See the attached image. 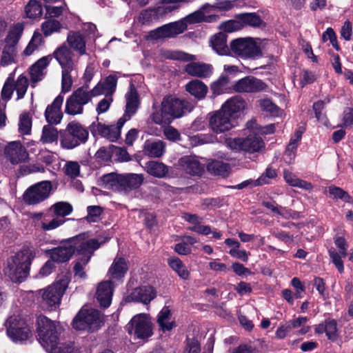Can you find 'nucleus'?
Segmentation results:
<instances>
[{
	"instance_id": "nucleus-12",
	"label": "nucleus",
	"mask_w": 353,
	"mask_h": 353,
	"mask_svg": "<svg viewBox=\"0 0 353 353\" xmlns=\"http://www.w3.org/2000/svg\"><path fill=\"white\" fill-rule=\"evenodd\" d=\"M89 101L90 95L88 93V86H82L76 90L67 99L65 111L70 115L82 114L83 105Z\"/></svg>"
},
{
	"instance_id": "nucleus-1",
	"label": "nucleus",
	"mask_w": 353,
	"mask_h": 353,
	"mask_svg": "<svg viewBox=\"0 0 353 353\" xmlns=\"http://www.w3.org/2000/svg\"><path fill=\"white\" fill-rule=\"evenodd\" d=\"M211 6L208 3L203 4L201 8L194 11L174 22H171L151 30L145 39L147 41H155L165 38L175 37L183 33L188 28V25H193L200 23H212L216 21L219 17L216 14L205 15L204 11L210 8Z\"/></svg>"
},
{
	"instance_id": "nucleus-62",
	"label": "nucleus",
	"mask_w": 353,
	"mask_h": 353,
	"mask_svg": "<svg viewBox=\"0 0 353 353\" xmlns=\"http://www.w3.org/2000/svg\"><path fill=\"white\" fill-rule=\"evenodd\" d=\"M68 44H85V35L79 32L70 31L67 37Z\"/></svg>"
},
{
	"instance_id": "nucleus-49",
	"label": "nucleus",
	"mask_w": 353,
	"mask_h": 353,
	"mask_svg": "<svg viewBox=\"0 0 353 353\" xmlns=\"http://www.w3.org/2000/svg\"><path fill=\"white\" fill-rule=\"evenodd\" d=\"M229 79L226 76H221L219 79L211 85V90L214 94L219 95L223 93L228 88Z\"/></svg>"
},
{
	"instance_id": "nucleus-7",
	"label": "nucleus",
	"mask_w": 353,
	"mask_h": 353,
	"mask_svg": "<svg viewBox=\"0 0 353 353\" xmlns=\"http://www.w3.org/2000/svg\"><path fill=\"white\" fill-rule=\"evenodd\" d=\"M89 132L81 123L76 121L70 122L64 131L60 133V143L63 148L73 149L81 143L87 141Z\"/></svg>"
},
{
	"instance_id": "nucleus-23",
	"label": "nucleus",
	"mask_w": 353,
	"mask_h": 353,
	"mask_svg": "<svg viewBox=\"0 0 353 353\" xmlns=\"http://www.w3.org/2000/svg\"><path fill=\"white\" fill-rule=\"evenodd\" d=\"M54 57L62 68H74V54L70 46H61L54 52Z\"/></svg>"
},
{
	"instance_id": "nucleus-37",
	"label": "nucleus",
	"mask_w": 353,
	"mask_h": 353,
	"mask_svg": "<svg viewBox=\"0 0 353 353\" xmlns=\"http://www.w3.org/2000/svg\"><path fill=\"white\" fill-rule=\"evenodd\" d=\"M145 170L149 174L157 178H163L168 172V168L165 164L156 161H151L147 163Z\"/></svg>"
},
{
	"instance_id": "nucleus-48",
	"label": "nucleus",
	"mask_w": 353,
	"mask_h": 353,
	"mask_svg": "<svg viewBox=\"0 0 353 353\" xmlns=\"http://www.w3.org/2000/svg\"><path fill=\"white\" fill-rule=\"evenodd\" d=\"M51 210L56 215L64 217L72 212V206L69 203L60 201L52 205Z\"/></svg>"
},
{
	"instance_id": "nucleus-56",
	"label": "nucleus",
	"mask_w": 353,
	"mask_h": 353,
	"mask_svg": "<svg viewBox=\"0 0 353 353\" xmlns=\"http://www.w3.org/2000/svg\"><path fill=\"white\" fill-rule=\"evenodd\" d=\"M101 83L103 85L105 96L111 97L116 89L117 79L114 76L110 75L106 77Z\"/></svg>"
},
{
	"instance_id": "nucleus-19",
	"label": "nucleus",
	"mask_w": 353,
	"mask_h": 353,
	"mask_svg": "<svg viewBox=\"0 0 353 353\" xmlns=\"http://www.w3.org/2000/svg\"><path fill=\"white\" fill-rule=\"evenodd\" d=\"M157 296L156 290L151 285H143L136 288L125 297L127 302H141L143 304L150 303Z\"/></svg>"
},
{
	"instance_id": "nucleus-53",
	"label": "nucleus",
	"mask_w": 353,
	"mask_h": 353,
	"mask_svg": "<svg viewBox=\"0 0 353 353\" xmlns=\"http://www.w3.org/2000/svg\"><path fill=\"white\" fill-rule=\"evenodd\" d=\"M328 192L330 196L333 199H340L345 202H350L351 200V196L349 194L341 188L332 185L329 187Z\"/></svg>"
},
{
	"instance_id": "nucleus-10",
	"label": "nucleus",
	"mask_w": 353,
	"mask_h": 353,
	"mask_svg": "<svg viewBox=\"0 0 353 353\" xmlns=\"http://www.w3.org/2000/svg\"><path fill=\"white\" fill-rule=\"evenodd\" d=\"M126 330L131 335L138 339H145L152 336V325L150 316L147 314H139L134 316L127 324Z\"/></svg>"
},
{
	"instance_id": "nucleus-29",
	"label": "nucleus",
	"mask_w": 353,
	"mask_h": 353,
	"mask_svg": "<svg viewBox=\"0 0 353 353\" xmlns=\"http://www.w3.org/2000/svg\"><path fill=\"white\" fill-rule=\"evenodd\" d=\"M234 19H238L242 25V28L245 26H251L254 28L260 27L265 23L262 20L261 17L256 12H243L235 14Z\"/></svg>"
},
{
	"instance_id": "nucleus-60",
	"label": "nucleus",
	"mask_w": 353,
	"mask_h": 353,
	"mask_svg": "<svg viewBox=\"0 0 353 353\" xmlns=\"http://www.w3.org/2000/svg\"><path fill=\"white\" fill-rule=\"evenodd\" d=\"M263 205L270 210L274 214L283 217H287L288 214V210L285 208L278 205L274 202L264 201Z\"/></svg>"
},
{
	"instance_id": "nucleus-5",
	"label": "nucleus",
	"mask_w": 353,
	"mask_h": 353,
	"mask_svg": "<svg viewBox=\"0 0 353 353\" xmlns=\"http://www.w3.org/2000/svg\"><path fill=\"white\" fill-rule=\"evenodd\" d=\"M107 241L108 239L100 242L98 239H90L85 233L74 236L73 241L76 246V252L80 256L79 261L74 266L75 276L81 279L85 278L86 274L83 271V266L89 262L94 252Z\"/></svg>"
},
{
	"instance_id": "nucleus-35",
	"label": "nucleus",
	"mask_w": 353,
	"mask_h": 353,
	"mask_svg": "<svg viewBox=\"0 0 353 353\" xmlns=\"http://www.w3.org/2000/svg\"><path fill=\"white\" fill-rule=\"evenodd\" d=\"M185 90L199 99L204 98L208 92V87L202 81L197 79L188 83L185 85Z\"/></svg>"
},
{
	"instance_id": "nucleus-24",
	"label": "nucleus",
	"mask_w": 353,
	"mask_h": 353,
	"mask_svg": "<svg viewBox=\"0 0 353 353\" xmlns=\"http://www.w3.org/2000/svg\"><path fill=\"white\" fill-rule=\"evenodd\" d=\"M245 101L240 97H234L227 100L221 106V108L232 117L236 121L240 112L244 110Z\"/></svg>"
},
{
	"instance_id": "nucleus-11",
	"label": "nucleus",
	"mask_w": 353,
	"mask_h": 353,
	"mask_svg": "<svg viewBox=\"0 0 353 353\" xmlns=\"http://www.w3.org/2000/svg\"><path fill=\"white\" fill-rule=\"evenodd\" d=\"M225 144L232 150L245 151L250 153L260 151L264 147L262 139L256 136L243 138H228L225 139Z\"/></svg>"
},
{
	"instance_id": "nucleus-59",
	"label": "nucleus",
	"mask_w": 353,
	"mask_h": 353,
	"mask_svg": "<svg viewBox=\"0 0 353 353\" xmlns=\"http://www.w3.org/2000/svg\"><path fill=\"white\" fill-rule=\"evenodd\" d=\"M166 57L171 59L190 61L195 60L194 55L190 54L182 51H170L166 53Z\"/></svg>"
},
{
	"instance_id": "nucleus-14",
	"label": "nucleus",
	"mask_w": 353,
	"mask_h": 353,
	"mask_svg": "<svg viewBox=\"0 0 353 353\" xmlns=\"http://www.w3.org/2000/svg\"><path fill=\"white\" fill-rule=\"evenodd\" d=\"M52 184L48 181L39 182L30 187L23 194V200L28 205H34L46 200L50 195Z\"/></svg>"
},
{
	"instance_id": "nucleus-32",
	"label": "nucleus",
	"mask_w": 353,
	"mask_h": 353,
	"mask_svg": "<svg viewBox=\"0 0 353 353\" xmlns=\"http://www.w3.org/2000/svg\"><path fill=\"white\" fill-rule=\"evenodd\" d=\"M231 47L235 56L241 58H256L261 54L259 46H231Z\"/></svg>"
},
{
	"instance_id": "nucleus-54",
	"label": "nucleus",
	"mask_w": 353,
	"mask_h": 353,
	"mask_svg": "<svg viewBox=\"0 0 353 353\" xmlns=\"http://www.w3.org/2000/svg\"><path fill=\"white\" fill-rule=\"evenodd\" d=\"M62 92H68L72 85L71 72L74 68H62Z\"/></svg>"
},
{
	"instance_id": "nucleus-3",
	"label": "nucleus",
	"mask_w": 353,
	"mask_h": 353,
	"mask_svg": "<svg viewBox=\"0 0 353 353\" xmlns=\"http://www.w3.org/2000/svg\"><path fill=\"white\" fill-rule=\"evenodd\" d=\"M37 324L39 343L48 353H78L72 344L60 343L58 323L39 316Z\"/></svg>"
},
{
	"instance_id": "nucleus-58",
	"label": "nucleus",
	"mask_w": 353,
	"mask_h": 353,
	"mask_svg": "<svg viewBox=\"0 0 353 353\" xmlns=\"http://www.w3.org/2000/svg\"><path fill=\"white\" fill-rule=\"evenodd\" d=\"M64 171L66 175L71 178H75L79 175L80 165L76 161H68L64 166Z\"/></svg>"
},
{
	"instance_id": "nucleus-41",
	"label": "nucleus",
	"mask_w": 353,
	"mask_h": 353,
	"mask_svg": "<svg viewBox=\"0 0 353 353\" xmlns=\"http://www.w3.org/2000/svg\"><path fill=\"white\" fill-rule=\"evenodd\" d=\"M25 12L28 18H39L43 13L42 6L37 0H30L25 7Z\"/></svg>"
},
{
	"instance_id": "nucleus-2",
	"label": "nucleus",
	"mask_w": 353,
	"mask_h": 353,
	"mask_svg": "<svg viewBox=\"0 0 353 353\" xmlns=\"http://www.w3.org/2000/svg\"><path fill=\"white\" fill-rule=\"evenodd\" d=\"M125 114L119 119L117 125H106L99 122L97 119L90 125L93 136H101L112 142L120 137L121 128L136 113L139 107V96L134 85H130L129 91L125 94Z\"/></svg>"
},
{
	"instance_id": "nucleus-57",
	"label": "nucleus",
	"mask_w": 353,
	"mask_h": 353,
	"mask_svg": "<svg viewBox=\"0 0 353 353\" xmlns=\"http://www.w3.org/2000/svg\"><path fill=\"white\" fill-rule=\"evenodd\" d=\"M329 255L339 272L343 273L344 272V266L341 258L343 256L341 252H337L334 248H331L329 250Z\"/></svg>"
},
{
	"instance_id": "nucleus-13",
	"label": "nucleus",
	"mask_w": 353,
	"mask_h": 353,
	"mask_svg": "<svg viewBox=\"0 0 353 353\" xmlns=\"http://www.w3.org/2000/svg\"><path fill=\"white\" fill-rule=\"evenodd\" d=\"M235 125V121L221 108L209 114V127L216 134L229 131Z\"/></svg>"
},
{
	"instance_id": "nucleus-18",
	"label": "nucleus",
	"mask_w": 353,
	"mask_h": 353,
	"mask_svg": "<svg viewBox=\"0 0 353 353\" xmlns=\"http://www.w3.org/2000/svg\"><path fill=\"white\" fill-rule=\"evenodd\" d=\"M74 236L69 239L63 245L54 248L48 251L53 262L64 263L68 261L76 251V246L73 239Z\"/></svg>"
},
{
	"instance_id": "nucleus-39",
	"label": "nucleus",
	"mask_w": 353,
	"mask_h": 353,
	"mask_svg": "<svg viewBox=\"0 0 353 353\" xmlns=\"http://www.w3.org/2000/svg\"><path fill=\"white\" fill-rule=\"evenodd\" d=\"M168 263L179 277L187 280L190 277V272L181 259L177 257H172L168 259Z\"/></svg>"
},
{
	"instance_id": "nucleus-15",
	"label": "nucleus",
	"mask_w": 353,
	"mask_h": 353,
	"mask_svg": "<svg viewBox=\"0 0 353 353\" xmlns=\"http://www.w3.org/2000/svg\"><path fill=\"white\" fill-rule=\"evenodd\" d=\"M7 334L15 343L27 341L32 336V331L26 322L17 318L10 321V325L7 328Z\"/></svg>"
},
{
	"instance_id": "nucleus-4",
	"label": "nucleus",
	"mask_w": 353,
	"mask_h": 353,
	"mask_svg": "<svg viewBox=\"0 0 353 353\" xmlns=\"http://www.w3.org/2000/svg\"><path fill=\"white\" fill-rule=\"evenodd\" d=\"M192 108L193 105L188 101L167 97L162 101L161 108L155 109L152 113L150 119L156 124L165 125L170 124L173 119L190 112Z\"/></svg>"
},
{
	"instance_id": "nucleus-47",
	"label": "nucleus",
	"mask_w": 353,
	"mask_h": 353,
	"mask_svg": "<svg viewBox=\"0 0 353 353\" xmlns=\"http://www.w3.org/2000/svg\"><path fill=\"white\" fill-rule=\"evenodd\" d=\"M330 102V99H325L324 101H319L313 104V110L315 113L316 119L322 122L323 124H326L327 119L324 112V108L325 104Z\"/></svg>"
},
{
	"instance_id": "nucleus-16",
	"label": "nucleus",
	"mask_w": 353,
	"mask_h": 353,
	"mask_svg": "<svg viewBox=\"0 0 353 353\" xmlns=\"http://www.w3.org/2000/svg\"><path fill=\"white\" fill-rule=\"evenodd\" d=\"M266 84L254 77L248 76L237 81L233 85V89L236 92L253 93L259 92L266 89Z\"/></svg>"
},
{
	"instance_id": "nucleus-30",
	"label": "nucleus",
	"mask_w": 353,
	"mask_h": 353,
	"mask_svg": "<svg viewBox=\"0 0 353 353\" xmlns=\"http://www.w3.org/2000/svg\"><path fill=\"white\" fill-rule=\"evenodd\" d=\"M101 185L110 190L122 192L121 174L110 173L101 178Z\"/></svg>"
},
{
	"instance_id": "nucleus-44",
	"label": "nucleus",
	"mask_w": 353,
	"mask_h": 353,
	"mask_svg": "<svg viewBox=\"0 0 353 353\" xmlns=\"http://www.w3.org/2000/svg\"><path fill=\"white\" fill-rule=\"evenodd\" d=\"M59 133L57 128L48 125L43 128L40 140L43 143H52L57 141Z\"/></svg>"
},
{
	"instance_id": "nucleus-33",
	"label": "nucleus",
	"mask_w": 353,
	"mask_h": 353,
	"mask_svg": "<svg viewBox=\"0 0 353 353\" xmlns=\"http://www.w3.org/2000/svg\"><path fill=\"white\" fill-rule=\"evenodd\" d=\"M143 151L150 157H160L165 152V143L161 140H148L144 143Z\"/></svg>"
},
{
	"instance_id": "nucleus-20",
	"label": "nucleus",
	"mask_w": 353,
	"mask_h": 353,
	"mask_svg": "<svg viewBox=\"0 0 353 353\" xmlns=\"http://www.w3.org/2000/svg\"><path fill=\"white\" fill-rule=\"evenodd\" d=\"M5 154L12 164L25 161L28 154L20 141H12L5 148Z\"/></svg>"
},
{
	"instance_id": "nucleus-40",
	"label": "nucleus",
	"mask_w": 353,
	"mask_h": 353,
	"mask_svg": "<svg viewBox=\"0 0 353 353\" xmlns=\"http://www.w3.org/2000/svg\"><path fill=\"white\" fill-rule=\"evenodd\" d=\"M23 30L24 26L21 23H17L11 27L5 38L6 44H17Z\"/></svg>"
},
{
	"instance_id": "nucleus-61",
	"label": "nucleus",
	"mask_w": 353,
	"mask_h": 353,
	"mask_svg": "<svg viewBox=\"0 0 353 353\" xmlns=\"http://www.w3.org/2000/svg\"><path fill=\"white\" fill-rule=\"evenodd\" d=\"M59 27L60 23L56 20L46 21L41 26L42 31L45 37H48L53 32L58 30Z\"/></svg>"
},
{
	"instance_id": "nucleus-46",
	"label": "nucleus",
	"mask_w": 353,
	"mask_h": 353,
	"mask_svg": "<svg viewBox=\"0 0 353 353\" xmlns=\"http://www.w3.org/2000/svg\"><path fill=\"white\" fill-rule=\"evenodd\" d=\"M302 132L296 131L294 136L291 138L285 150V155L289 157L291 161L295 156V152L298 147L299 142L301 139Z\"/></svg>"
},
{
	"instance_id": "nucleus-6",
	"label": "nucleus",
	"mask_w": 353,
	"mask_h": 353,
	"mask_svg": "<svg viewBox=\"0 0 353 353\" xmlns=\"http://www.w3.org/2000/svg\"><path fill=\"white\" fill-rule=\"evenodd\" d=\"M33 259L32 251L23 248L8 261V274L14 282H22L28 275Z\"/></svg>"
},
{
	"instance_id": "nucleus-22",
	"label": "nucleus",
	"mask_w": 353,
	"mask_h": 353,
	"mask_svg": "<svg viewBox=\"0 0 353 353\" xmlns=\"http://www.w3.org/2000/svg\"><path fill=\"white\" fill-rule=\"evenodd\" d=\"M113 285L111 281H103L98 285L96 296L101 306L108 307L112 301Z\"/></svg>"
},
{
	"instance_id": "nucleus-34",
	"label": "nucleus",
	"mask_w": 353,
	"mask_h": 353,
	"mask_svg": "<svg viewBox=\"0 0 353 353\" xmlns=\"http://www.w3.org/2000/svg\"><path fill=\"white\" fill-rule=\"evenodd\" d=\"M157 323L163 332L170 331L176 326L172 313L168 307L165 306L158 314Z\"/></svg>"
},
{
	"instance_id": "nucleus-21",
	"label": "nucleus",
	"mask_w": 353,
	"mask_h": 353,
	"mask_svg": "<svg viewBox=\"0 0 353 353\" xmlns=\"http://www.w3.org/2000/svg\"><path fill=\"white\" fill-rule=\"evenodd\" d=\"M63 101V97L57 96L52 103L48 105L45 112V117L47 121L51 124H58L61 122L63 113L61 108Z\"/></svg>"
},
{
	"instance_id": "nucleus-38",
	"label": "nucleus",
	"mask_w": 353,
	"mask_h": 353,
	"mask_svg": "<svg viewBox=\"0 0 353 353\" xmlns=\"http://www.w3.org/2000/svg\"><path fill=\"white\" fill-rule=\"evenodd\" d=\"M207 168L212 174L222 176H227L230 172L229 164L218 160H212L208 164Z\"/></svg>"
},
{
	"instance_id": "nucleus-36",
	"label": "nucleus",
	"mask_w": 353,
	"mask_h": 353,
	"mask_svg": "<svg viewBox=\"0 0 353 353\" xmlns=\"http://www.w3.org/2000/svg\"><path fill=\"white\" fill-rule=\"evenodd\" d=\"M283 177L287 183L290 186L297 187L303 190H312L313 185L311 183L299 179L295 174L289 170H284Z\"/></svg>"
},
{
	"instance_id": "nucleus-28",
	"label": "nucleus",
	"mask_w": 353,
	"mask_h": 353,
	"mask_svg": "<svg viewBox=\"0 0 353 353\" xmlns=\"http://www.w3.org/2000/svg\"><path fill=\"white\" fill-rule=\"evenodd\" d=\"M143 175L138 174H121L122 192H128L140 187L143 181Z\"/></svg>"
},
{
	"instance_id": "nucleus-42",
	"label": "nucleus",
	"mask_w": 353,
	"mask_h": 353,
	"mask_svg": "<svg viewBox=\"0 0 353 353\" xmlns=\"http://www.w3.org/2000/svg\"><path fill=\"white\" fill-rule=\"evenodd\" d=\"M17 54L15 46H5L1 57V65L6 66L15 63Z\"/></svg>"
},
{
	"instance_id": "nucleus-27",
	"label": "nucleus",
	"mask_w": 353,
	"mask_h": 353,
	"mask_svg": "<svg viewBox=\"0 0 353 353\" xmlns=\"http://www.w3.org/2000/svg\"><path fill=\"white\" fill-rule=\"evenodd\" d=\"M315 332L317 334L325 332L329 340L334 341L339 336L337 323L334 319L325 320L316 327Z\"/></svg>"
},
{
	"instance_id": "nucleus-63",
	"label": "nucleus",
	"mask_w": 353,
	"mask_h": 353,
	"mask_svg": "<svg viewBox=\"0 0 353 353\" xmlns=\"http://www.w3.org/2000/svg\"><path fill=\"white\" fill-rule=\"evenodd\" d=\"M265 39H261L260 38L256 37H244L237 38L232 39L229 44H261Z\"/></svg>"
},
{
	"instance_id": "nucleus-51",
	"label": "nucleus",
	"mask_w": 353,
	"mask_h": 353,
	"mask_svg": "<svg viewBox=\"0 0 353 353\" xmlns=\"http://www.w3.org/2000/svg\"><path fill=\"white\" fill-rule=\"evenodd\" d=\"M14 92V74H10L6 79L1 90V97L5 101H8L11 99Z\"/></svg>"
},
{
	"instance_id": "nucleus-43",
	"label": "nucleus",
	"mask_w": 353,
	"mask_h": 353,
	"mask_svg": "<svg viewBox=\"0 0 353 353\" xmlns=\"http://www.w3.org/2000/svg\"><path fill=\"white\" fill-rule=\"evenodd\" d=\"M28 85V79L23 74L19 75L16 81H14V90L17 92V100L21 99L24 97L27 92Z\"/></svg>"
},
{
	"instance_id": "nucleus-50",
	"label": "nucleus",
	"mask_w": 353,
	"mask_h": 353,
	"mask_svg": "<svg viewBox=\"0 0 353 353\" xmlns=\"http://www.w3.org/2000/svg\"><path fill=\"white\" fill-rule=\"evenodd\" d=\"M32 119L28 114H21L19 121V131L21 134L28 135L31 132Z\"/></svg>"
},
{
	"instance_id": "nucleus-45",
	"label": "nucleus",
	"mask_w": 353,
	"mask_h": 353,
	"mask_svg": "<svg viewBox=\"0 0 353 353\" xmlns=\"http://www.w3.org/2000/svg\"><path fill=\"white\" fill-rule=\"evenodd\" d=\"M262 110L269 112L272 116L278 117L282 114V110L268 99L258 101Z\"/></svg>"
},
{
	"instance_id": "nucleus-52",
	"label": "nucleus",
	"mask_w": 353,
	"mask_h": 353,
	"mask_svg": "<svg viewBox=\"0 0 353 353\" xmlns=\"http://www.w3.org/2000/svg\"><path fill=\"white\" fill-rule=\"evenodd\" d=\"M219 30L225 33H230L242 29V25L238 19L228 20L221 23L219 26Z\"/></svg>"
},
{
	"instance_id": "nucleus-17",
	"label": "nucleus",
	"mask_w": 353,
	"mask_h": 353,
	"mask_svg": "<svg viewBox=\"0 0 353 353\" xmlns=\"http://www.w3.org/2000/svg\"><path fill=\"white\" fill-rule=\"evenodd\" d=\"M52 58L51 56H44L37 60L28 69V72L32 83V86L42 81L48 71V67L50 65Z\"/></svg>"
},
{
	"instance_id": "nucleus-55",
	"label": "nucleus",
	"mask_w": 353,
	"mask_h": 353,
	"mask_svg": "<svg viewBox=\"0 0 353 353\" xmlns=\"http://www.w3.org/2000/svg\"><path fill=\"white\" fill-rule=\"evenodd\" d=\"M276 172L272 168H268L264 173L261 174L254 182L255 185L268 184L270 181L276 176Z\"/></svg>"
},
{
	"instance_id": "nucleus-26",
	"label": "nucleus",
	"mask_w": 353,
	"mask_h": 353,
	"mask_svg": "<svg viewBox=\"0 0 353 353\" xmlns=\"http://www.w3.org/2000/svg\"><path fill=\"white\" fill-rule=\"evenodd\" d=\"M213 68L211 65L201 63H190L185 66V72L193 77L207 78L212 73Z\"/></svg>"
},
{
	"instance_id": "nucleus-64",
	"label": "nucleus",
	"mask_w": 353,
	"mask_h": 353,
	"mask_svg": "<svg viewBox=\"0 0 353 353\" xmlns=\"http://www.w3.org/2000/svg\"><path fill=\"white\" fill-rule=\"evenodd\" d=\"M87 211L88 216L86 219L90 222H95L102 213L101 208L97 205L88 206Z\"/></svg>"
},
{
	"instance_id": "nucleus-9",
	"label": "nucleus",
	"mask_w": 353,
	"mask_h": 353,
	"mask_svg": "<svg viewBox=\"0 0 353 353\" xmlns=\"http://www.w3.org/2000/svg\"><path fill=\"white\" fill-rule=\"evenodd\" d=\"M103 318L100 312L92 308H82L72 321L73 327L79 330H95L103 324Z\"/></svg>"
},
{
	"instance_id": "nucleus-25",
	"label": "nucleus",
	"mask_w": 353,
	"mask_h": 353,
	"mask_svg": "<svg viewBox=\"0 0 353 353\" xmlns=\"http://www.w3.org/2000/svg\"><path fill=\"white\" fill-rule=\"evenodd\" d=\"M128 270L125 260L117 256L110 265L108 274L112 280H120L124 277Z\"/></svg>"
},
{
	"instance_id": "nucleus-8",
	"label": "nucleus",
	"mask_w": 353,
	"mask_h": 353,
	"mask_svg": "<svg viewBox=\"0 0 353 353\" xmlns=\"http://www.w3.org/2000/svg\"><path fill=\"white\" fill-rule=\"evenodd\" d=\"M67 288V281L60 280L39 290L41 304L48 310H55L61 304V298Z\"/></svg>"
},
{
	"instance_id": "nucleus-31",
	"label": "nucleus",
	"mask_w": 353,
	"mask_h": 353,
	"mask_svg": "<svg viewBox=\"0 0 353 353\" xmlns=\"http://www.w3.org/2000/svg\"><path fill=\"white\" fill-rule=\"evenodd\" d=\"M184 170L192 175H199L203 170L202 165L194 157L185 156L179 160Z\"/></svg>"
}]
</instances>
